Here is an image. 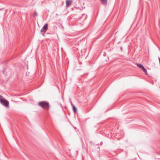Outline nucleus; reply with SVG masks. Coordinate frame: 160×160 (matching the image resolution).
<instances>
[{
    "label": "nucleus",
    "mask_w": 160,
    "mask_h": 160,
    "mask_svg": "<svg viewBox=\"0 0 160 160\" xmlns=\"http://www.w3.org/2000/svg\"><path fill=\"white\" fill-rule=\"evenodd\" d=\"M120 48H121V51H122V47H120Z\"/></svg>",
    "instance_id": "12"
},
{
    "label": "nucleus",
    "mask_w": 160,
    "mask_h": 160,
    "mask_svg": "<svg viewBox=\"0 0 160 160\" xmlns=\"http://www.w3.org/2000/svg\"><path fill=\"white\" fill-rule=\"evenodd\" d=\"M38 105L45 110H48L50 106L49 103L45 101H42L38 103Z\"/></svg>",
    "instance_id": "1"
},
{
    "label": "nucleus",
    "mask_w": 160,
    "mask_h": 160,
    "mask_svg": "<svg viewBox=\"0 0 160 160\" xmlns=\"http://www.w3.org/2000/svg\"><path fill=\"white\" fill-rule=\"evenodd\" d=\"M102 3L104 5H106L107 4V0H100Z\"/></svg>",
    "instance_id": "6"
},
{
    "label": "nucleus",
    "mask_w": 160,
    "mask_h": 160,
    "mask_svg": "<svg viewBox=\"0 0 160 160\" xmlns=\"http://www.w3.org/2000/svg\"><path fill=\"white\" fill-rule=\"evenodd\" d=\"M137 66L141 69H142L144 67L142 65L139 63H137Z\"/></svg>",
    "instance_id": "7"
},
{
    "label": "nucleus",
    "mask_w": 160,
    "mask_h": 160,
    "mask_svg": "<svg viewBox=\"0 0 160 160\" xmlns=\"http://www.w3.org/2000/svg\"><path fill=\"white\" fill-rule=\"evenodd\" d=\"M72 105V106L73 110L75 113H76L77 112V109L76 108L74 105L72 103H71Z\"/></svg>",
    "instance_id": "5"
},
{
    "label": "nucleus",
    "mask_w": 160,
    "mask_h": 160,
    "mask_svg": "<svg viewBox=\"0 0 160 160\" xmlns=\"http://www.w3.org/2000/svg\"><path fill=\"white\" fill-rule=\"evenodd\" d=\"M0 103L2 105L4 106L6 108H8L9 107V102L8 101L6 100L4 98L2 99Z\"/></svg>",
    "instance_id": "2"
},
{
    "label": "nucleus",
    "mask_w": 160,
    "mask_h": 160,
    "mask_svg": "<svg viewBox=\"0 0 160 160\" xmlns=\"http://www.w3.org/2000/svg\"><path fill=\"white\" fill-rule=\"evenodd\" d=\"M48 29V24L46 23L42 27L40 31L41 33H45Z\"/></svg>",
    "instance_id": "3"
},
{
    "label": "nucleus",
    "mask_w": 160,
    "mask_h": 160,
    "mask_svg": "<svg viewBox=\"0 0 160 160\" xmlns=\"http://www.w3.org/2000/svg\"><path fill=\"white\" fill-rule=\"evenodd\" d=\"M37 15H38V14L37 13L36 11H35V13H34V16H37Z\"/></svg>",
    "instance_id": "10"
},
{
    "label": "nucleus",
    "mask_w": 160,
    "mask_h": 160,
    "mask_svg": "<svg viewBox=\"0 0 160 160\" xmlns=\"http://www.w3.org/2000/svg\"><path fill=\"white\" fill-rule=\"evenodd\" d=\"M66 6L68 7L70 6L73 2L72 0H66Z\"/></svg>",
    "instance_id": "4"
},
{
    "label": "nucleus",
    "mask_w": 160,
    "mask_h": 160,
    "mask_svg": "<svg viewBox=\"0 0 160 160\" xmlns=\"http://www.w3.org/2000/svg\"><path fill=\"white\" fill-rule=\"evenodd\" d=\"M56 15H58V14L57 13H56Z\"/></svg>",
    "instance_id": "15"
},
{
    "label": "nucleus",
    "mask_w": 160,
    "mask_h": 160,
    "mask_svg": "<svg viewBox=\"0 0 160 160\" xmlns=\"http://www.w3.org/2000/svg\"><path fill=\"white\" fill-rule=\"evenodd\" d=\"M4 10V8H0V11L2 10Z\"/></svg>",
    "instance_id": "13"
},
{
    "label": "nucleus",
    "mask_w": 160,
    "mask_h": 160,
    "mask_svg": "<svg viewBox=\"0 0 160 160\" xmlns=\"http://www.w3.org/2000/svg\"><path fill=\"white\" fill-rule=\"evenodd\" d=\"M158 59H159V63L160 64V58L159 57H158Z\"/></svg>",
    "instance_id": "14"
},
{
    "label": "nucleus",
    "mask_w": 160,
    "mask_h": 160,
    "mask_svg": "<svg viewBox=\"0 0 160 160\" xmlns=\"http://www.w3.org/2000/svg\"><path fill=\"white\" fill-rule=\"evenodd\" d=\"M2 72L3 74H5V71L4 70H3L2 71Z\"/></svg>",
    "instance_id": "11"
},
{
    "label": "nucleus",
    "mask_w": 160,
    "mask_h": 160,
    "mask_svg": "<svg viewBox=\"0 0 160 160\" xmlns=\"http://www.w3.org/2000/svg\"><path fill=\"white\" fill-rule=\"evenodd\" d=\"M4 98L2 96L0 95V102H1V101L4 99Z\"/></svg>",
    "instance_id": "9"
},
{
    "label": "nucleus",
    "mask_w": 160,
    "mask_h": 160,
    "mask_svg": "<svg viewBox=\"0 0 160 160\" xmlns=\"http://www.w3.org/2000/svg\"><path fill=\"white\" fill-rule=\"evenodd\" d=\"M120 43V42H118V43Z\"/></svg>",
    "instance_id": "17"
},
{
    "label": "nucleus",
    "mask_w": 160,
    "mask_h": 160,
    "mask_svg": "<svg viewBox=\"0 0 160 160\" xmlns=\"http://www.w3.org/2000/svg\"><path fill=\"white\" fill-rule=\"evenodd\" d=\"M42 35L44 36V34H42Z\"/></svg>",
    "instance_id": "16"
},
{
    "label": "nucleus",
    "mask_w": 160,
    "mask_h": 160,
    "mask_svg": "<svg viewBox=\"0 0 160 160\" xmlns=\"http://www.w3.org/2000/svg\"><path fill=\"white\" fill-rule=\"evenodd\" d=\"M143 71L145 73L147 74V70L144 67L142 69Z\"/></svg>",
    "instance_id": "8"
}]
</instances>
